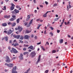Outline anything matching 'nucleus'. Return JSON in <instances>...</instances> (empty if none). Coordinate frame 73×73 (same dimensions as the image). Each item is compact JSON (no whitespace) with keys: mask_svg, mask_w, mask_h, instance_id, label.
<instances>
[{"mask_svg":"<svg viewBox=\"0 0 73 73\" xmlns=\"http://www.w3.org/2000/svg\"><path fill=\"white\" fill-rule=\"evenodd\" d=\"M11 52L12 53H18V51L17 50H16V49H15L14 48H11V50H10Z\"/></svg>","mask_w":73,"mask_h":73,"instance_id":"obj_1","label":"nucleus"},{"mask_svg":"<svg viewBox=\"0 0 73 73\" xmlns=\"http://www.w3.org/2000/svg\"><path fill=\"white\" fill-rule=\"evenodd\" d=\"M5 65H7L8 67H10V68H12L13 66V63H5Z\"/></svg>","mask_w":73,"mask_h":73,"instance_id":"obj_2","label":"nucleus"},{"mask_svg":"<svg viewBox=\"0 0 73 73\" xmlns=\"http://www.w3.org/2000/svg\"><path fill=\"white\" fill-rule=\"evenodd\" d=\"M5 58L6 60H5L6 62H7V63H9V62H11V60H10V59L8 56H7Z\"/></svg>","mask_w":73,"mask_h":73,"instance_id":"obj_3","label":"nucleus"},{"mask_svg":"<svg viewBox=\"0 0 73 73\" xmlns=\"http://www.w3.org/2000/svg\"><path fill=\"white\" fill-rule=\"evenodd\" d=\"M16 68H17L16 66H15L13 67V68L12 70V73H17V72L16 71Z\"/></svg>","mask_w":73,"mask_h":73,"instance_id":"obj_4","label":"nucleus"},{"mask_svg":"<svg viewBox=\"0 0 73 73\" xmlns=\"http://www.w3.org/2000/svg\"><path fill=\"white\" fill-rule=\"evenodd\" d=\"M12 29H13L12 31L11 29H10L9 31L7 33V34L9 35L11 34L12 33V32H14V29H13V28H12Z\"/></svg>","mask_w":73,"mask_h":73,"instance_id":"obj_5","label":"nucleus"},{"mask_svg":"<svg viewBox=\"0 0 73 73\" xmlns=\"http://www.w3.org/2000/svg\"><path fill=\"white\" fill-rule=\"evenodd\" d=\"M11 6L10 7V9L11 11H13L14 9H15V5L13 4V3H11Z\"/></svg>","mask_w":73,"mask_h":73,"instance_id":"obj_6","label":"nucleus"},{"mask_svg":"<svg viewBox=\"0 0 73 73\" xmlns=\"http://www.w3.org/2000/svg\"><path fill=\"white\" fill-rule=\"evenodd\" d=\"M36 53L35 52V51H34L32 52H31L30 54L31 56L32 57H35L36 55Z\"/></svg>","mask_w":73,"mask_h":73,"instance_id":"obj_7","label":"nucleus"},{"mask_svg":"<svg viewBox=\"0 0 73 73\" xmlns=\"http://www.w3.org/2000/svg\"><path fill=\"white\" fill-rule=\"evenodd\" d=\"M40 59H41V56L40 55L38 56V58L37 60V61L36 62V64H37L40 61Z\"/></svg>","mask_w":73,"mask_h":73,"instance_id":"obj_8","label":"nucleus"},{"mask_svg":"<svg viewBox=\"0 0 73 73\" xmlns=\"http://www.w3.org/2000/svg\"><path fill=\"white\" fill-rule=\"evenodd\" d=\"M29 37H30V36L28 35H25L24 36V38L27 40H28L29 38Z\"/></svg>","mask_w":73,"mask_h":73,"instance_id":"obj_9","label":"nucleus"},{"mask_svg":"<svg viewBox=\"0 0 73 73\" xmlns=\"http://www.w3.org/2000/svg\"><path fill=\"white\" fill-rule=\"evenodd\" d=\"M28 49H30L33 50L35 49V48L33 47L32 46H30L28 48Z\"/></svg>","mask_w":73,"mask_h":73,"instance_id":"obj_10","label":"nucleus"},{"mask_svg":"<svg viewBox=\"0 0 73 73\" xmlns=\"http://www.w3.org/2000/svg\"><path fill=\"white\" fill-rule=\"evenodd\" d=\"M49 12H51V11H47L45 14H44L43 15V17L44 18L46 17V16H47V15H46V14L47 13H49Z\"/></svg>","mask_w":73,"mask_h":73,"instance_id":"obj_11","label":"nucleus"},{"mask_svg":"<svg viewBox=\"0 0 73 73\" xmlns=\"http://www.w3.org/2000/svg\"><path fill=\"white\" fill-rule=\"evenodd\" d=\"M18 29L19 30L20 32H21V31H22V30H23V28H21V27H20V26H19L18 27Z\"/></svg>","mask_w":73,"mask_h":73,"instance_id":"obj_12","label":"nucleus"},{"mask_svg":"<svg viewBox=\"0 0 73 73\" xmlns=\"http://www.w3.org/2000/svg\"><path fill=\"white\" fill-rule=\"evenodd\" d=\"M10 17H11V16L10 15H5L4 16V18L6 19H9L10 18Z\"/></svg>","mask_w":73,"mask_h":73,"instance_id":"obj_13","label":"nucleus"},{"mask_svg":"<svg viewBox=\"0 0 73 73\" xmlns=\"http://www.w3.org/2000/svg\"><path fill=\"white\" fill-rule=\"evenodd\" d=\"M12 45H14V46H19V44L18 43H15L14 44V43L12 44Z\"/></svg>","mask_w":73,"mask_h":73,"instance_id":"obj_14","label":"nucleus"},{"mask_svg":"<svg viewBox=\"0 0 73 73\" xmlns=\"http://www.w3.org/2000/svg\"><path fill=\"white\" fill-rule=\"evenodd\" d=\"M14 11L16 13H18L19 12V11L17 10V9H15L14 10Z\"/></svg>","mask_w":73,"mask_h":73,"instance_id":"obj_15","label":"nucleus"},{"mask_svg":"<svg viewBox=\"0 0 73 73\" xmlns=\"http://www.w3.org/2000/svg\"><path fill=\"white\" fill-rule=\"evenodd\" d=\"M7 25V24L6 23H3L2 24V26H3V27H6Z\"/></svg>","mask_w":73,"mask_h":73,"instance_id":"obj_16","label":"nucleus"},{"mask_svg":"<svg viewBox=\"0 0 73 73\" xmlns=\"http://www.w3.org/2000/svg\"><path fill=\"white\" fill-rule=\"evenodd\" d=\"M63 40L62 39H60L59 40V43H60V44H62V43H63Z\"/></svg>","mask_w":73,"mask_h":73,"instance_id":"obj_17","label":"nucleus"},{"mask_svg":"<svg viewBox=\"0 0 73 73\" xmlns=\"http://www.w3.org/2000/svg\"><path fill=\"white\" fill-rule=\"evenodd\" d=\"M12 17H13V18L16 20V16L15 15L13 14L12 16Z\"/></svg>","mask_w":73,"mask_h":73,"instance_id":"obj_18","label":"nucleus"},{"mask_svg":"<svg viewBox=\"0 0 73 73\" xmlns=\"http://www.w3.org/2000/svg\"><path fill=\"white\" fill-rule=\"evenodd\" d=\"M16 24L15 23H12V25H11L12 27H14V26H15V25H16Z\"/></svg>","mask_w":73,"mask_h":73,"instance_id":"obj_19","label":"nucleus"},{"mask_svg":"<svg viewBox=\"0 0 73 73\" xmlns=\"http://www.w3.org/2000/svg\"><path fill=\"white\" fill-rule=\"evenodd\" d=\"M23 54H24V55H26V54H27V55L28 56V52H24L23 53Z\"/></svg>","mask_w":73,"mask_h":73,"instance_id":"obj_20","label":"nucleus"},{"mask_svg":"<svg viewBox=\"0 0 73 73\" xmlns=\"http://www.w3.org/2000/svg\"><path fill=\"white\" fill-rule=\"evenodd\" d=\"M60 18V17L55 19V21H57Z\"/></svg>","mask_w":73,"mask_h":73,"instance_id":"obj_21","label":"nucleus"},{"mask_svg":"<svg viewBox=\"0 0 73 73\" xmlns=\"http://www.w3.org/2000/svg\"><path fill=\"white\" fill-rule=\"evenodd\" d=\"M31 31H29L28 30H26L25 33H31Z\"/></svg>","mask_w":73,"mask_h":73,"instance_id":"obj_22","label":"nucleus"},{"mask_svg":"<svg viewBox=\"0 0 73 73\" xmlns=\"http://www.w3.org/2000/svg\"><path fill=\"white\" fill-rule=\"evenodd\" d=\"M30 15H29L27 16V21H28V20H29V19H30Z\"/></svg>","mask_w":73,"mask_h":73,"instance_id":"obj_23","label":"nucleus"},{"mask_svg":"<svg viewBox=\"0 0 73 73\" xmlns=\"http://www.w3.org/2000/svg\"><path fill=\"white\" fill-rule=\"evenodd\" d=\"M15 20V19L13 18H11L9 19V20L10 21H14Z\"/></svg>","mask_w":73,"mask_h":73,"instance_id":"obj_24","label":"nucleus"},{"mask_svg":"<svg viewBox=\"0 0 73 73\" xmlns=\"http://www.w3.org/2000/svg\"><path fill=\"white\" fill-rule=\"evenodd\" d=\"M32 22H33V19H31V21H30L29 22V25H31L32 24Z\"/></svg>","mask_w":73,"mask_h":73,"instance_id":"obj_25","label":"nucleus"},{"mask_svg":"<svg viewBox=\"0 0 73 73\" xmlns=\"http://www.w3.org/2000/svg\"><path fill=\"white\" fill-rule=\"evenodd\" d=\"M41 49L43 50H44V51H45V49L44 48V47L43 46H41Z\"/></svg>","mask_w":73,"mask_h":73,"instance_id":"obj_26","label":"nucleus"},{"mask_svg":"<svg viewBox=\"0 0 73 73\" xmlns=\"http://www.w3.org/2000/svg\"><path fill=\"white\" fill-rule=\"evenodd\" d=\"M17 23H19L20 22V18H19L17 20Z\"/></svg>","mask_w":73,"mask_h":73,"instance_id":"obj_27","label":"nucleus"},{"mask_svg":"<svg viewBox=\"0 0 73 73\" xmlns=\"http://www.w3.org/2000/svg\"><path fill=\"white\" fill-rule=\"evenodd\" d=\"M23 38H24V37L23 36L21 35L20 36V40H23Z\"/></svg>","mask_w":73,"mask_h":73,"instance_id":"obj_28","label":"nucleus"},{"mask_svg":"<svg viewBox=\"0 0 73 73\" xmlns=\"http://www.w3.org/2000/svg\"><path fill=\"white\" fill-rule=\"evenodd\" d=\"M20 35H17L16 38H17V39H19V38H20Z\"/></svg>","mask_w":73,"mask_h":73,"instance_id":"obj_29","label":"nucleus"},{"mask_svg":"<svg viewBox=\"0 0 73 73\" xmlns=\"http://www.w3.org/2000/svg\"><path fill=\"white\" fill-rule=\"evenodd\" d=\"M5 38L6 41H8V37L7 36H5Z\"/></svg>","mask_w":73,"mask_h":73,"instance_id":"obj_30","label":"nucleus"},{"mask_svg":"<svg viewBox=\"0 0 73 73\" xmlns=\"http://www.w3.org/2000/svg\"><path fill=\"white\" fill-rule=\"evenodd\" d=\"M56 50H53L52 51V53H56Z\"/></svg>","mask_w":73,"mask_h":73,"instance_id":"obj_31","label":"nucleus"},{"mask_svg":"<svg viewBox=\"0 0 73 73\" xmlns=\"http://www.w3.org/2000/svg\"><path fill=\"white\" fill-rule=\"evenodd\" d=\"M41 25H39L38 27H37V29H39V28H40V26H41Z\"/></svg>","mask_w":73,"mask_h":73,"instance_id":"obj_32","label":"nucleus"},{"mask_svg":"<svg viewBox=\"0 0 73 73\" xmlns=\"http://www.w3.org/2000/svg\"><path fill=\"white\" fill-rule=\"evenodd\" d=\"M24 24L25 25V26H26L27 25V24H28V22H25V23Z\"/></svg>","mask_w":73,"mask_h":73,"instance_id":"obj_33","label":"nucleus"},{"mask_svg":"<svg viewBox=\"0 0 73 73\" xmlns=\"http://www.w3.org/2000/svg\"><path fill=\"white\" fill-rule=\"evenodd\" d=\"M30 70V68H29V70H28L27 71V72H25V73H28L29 72V71Z\"/></svg>","mask_w":73,"mask_h":73,"instance_id":"obj_34","label":"nucleus"},{"mask_svg":"<svg viewBox=\"0 0 73 73\" xmlns=\"http://www.w3.org/2000/svg\"><path fill=\"white\" fill-rule=\"evenodd\" d=\"M57 5V3H55L53 5V7H56Z\"/></svg>","mask_w":73,"mask_h":73,"instance_id":"obj_35","label":"nucleus"},{"mask_svg":"<svg viewBox=\"0 0 73 73\" xmlns=\"http://www.w3.org/2000/svg\"><path fill=\"white\" fill-rule=\"evenodd\" d=\"M12 23L11 22H9L8 23V24L9 25H12Z\"/></svg>","mask_w":73,"mask_h":73,"instance_id":"obj_36","label":"nucleus"},{"mask_svg":"<svg viewBox=\"0 0 73 73\" xmlns=\"http://www.w3.org/2000/svg\"><path fill=\"white\" fill-rule=\"evenodd\" d=\"M23 57V54H20V57Z\"/></svg>","mask_w":73,"mask_h":73,"instance_id":"obj_37","label":"nucleus"},{"mask_svg":"<svg viewBox=\"0 0 73 73\" xmlns=\"http://www.w3.org/2000/svg\"><path fill=\"white\" fill-rule=\"evenodd\" d=\"M50 29H51L52 30H53V29H54V28H53V27H50Z\"/></svg>","mask_w":73,"mask_h":73,"instance_id":"obj_38","label":"nucleus"},{"mask_svg":"<svg viewBox=\"0 0 73 73\" xmlns=\"http://www.w3.org/2000/svg\"><path fill=\"white\" fill-rule=\"evenodd\" d=\"M50 35H51V36H53V34L52 32L50 33Z\"/></svg>","mask_w":73,"mask_h":73,"instance_id":"obj_39","label":"nucleus"},{"mask_svg":"<svg viewBox=\"0 0 73 73\" xmlns=\"http://www.w3.org/2000/svg\"><path fill=\"white\" fill-rule=\"evenodd\" d=\"M48 72H49V70H46L45 71V73H48Z\"/></svg>","mask_w":73,"mask_h":73,"instance_id":"obj_40","label":"nucleus"},{"mask_svg":"<svg viewBox=\"0 0 73 73\" xmlns=\"http://www.w3.org/2000/svg\"><path fill=\"white\" fill-rule=\"evenodd\" d=\"M44 35H46V30H45L44 31Z\"/></svg>","mask_w":73,"mask_h":73,"instance_id":"obj_41","label":"nucleus"},{"mask_svg":"<svg viewBox=\"0 0 73 73\" xmlns=\"http://www.w3.org/2000/svg\"><path fill=\"white\" fill-rule=\"evenodd\" d=\"M17 36V35H13V37H14V38H16V37Z\"/></svg>","mask_w":73,"mask_h":73,"instance_id":"obj_42","label":"nucleus"},{"mask_svg":"<svg viewBox=\"0 0 73 73\" xmlns=\"http://www.w3.org/2000/svg\"><path fill=\"white\" fill-rule=\"evenodd\" d=\"M11 13L13 14H15V11H12Z\"/></svg>","mask_w":73,"mask_h":73,"instance_id":"obj_43","label":"nucleus"},{"mask_svg":"<svg viewBox=\"0 0 73 73\" xmlns=\"http://www.w3.org/2000/svg\"><path fill=\"white\" fill-rule=\"evenodd\" d=\"M20 60H23V57H20Z\"/></svg>","mask_w":73,"mask_h":73,"instance_id":"obj_44","label":"nucleus"},{"mask_svg":"<svg viewBox=\"0 0 73 73\" xmlns=\"http://www.w3.org/2000/svg\"><path fill=\"white\" fill-rule=\"evenodd\" d=\"M20 6H19V5H17L16 6V8H20Z\"/></svg>","mask_w":73,"mask_h":73,"instance_id":"obj_45","label":"nucleus"},{"mask_svg":"<svg viewBox=\"0 0 73 73\" xmlns=\"http://www.w3.org/2000/svg\"><path fill=\"white\" fill-rule=\"evenodd\" d=\"M40 21V19H38L36 20V21L37 22L38 21Z\"/></svg>","mask_w":73,"mask_h":73,"instance_id":"obj_46","label":"nucleus"},{"mask_svg":"<svg viewBox=\"0 0 73 73\" xmlns=\"http://www.w3.org/2000/svg\"><path fill=\"white\" fill-rule=\"evenodd\" d=\"M9 44H12V40H10L9 41Z\"/></svg>","mask_w":73,"mask_h":73,"instance_id":"obj_47","label":"nucleus"},{"mask_svg":"<svg viewBox=\"0 0 73 73\" xmlns=\"http://www.w3.org/2000/svg\"><path fill=\"white\" fill-rule=\"evenodd\" d=\"M45 4L46 5H48V2H47V1H46L45 2Z\"/></svg>","mask_w":73,"mask_h":73,"instance_id":"obj_48","label":"nucleus"},{"mask_svg":"<svg viewBox=\"0 0 73 73\" xmlns=\"http://www.w3.org/2000/svg\"><path fill=\"white\" fill-rule=\"evenodd\" d=\"M16 58L15 57H14L12 58V60H15V59H16Z\"/></svg>","mask_w":73,"mask_h":73,"instance_id":"obj_49","label":"nucleus"},{"mask_svg":"<svg viewBox=\"0 0 73 73\" xmlns=\"http://www.w3.org/2000/svg\"><path fill=\"white\" fill-rule=\"evenodd\" d=\"M57 33H59V32H60V30H58L57 31Z\"/></svg>","mask_w":73,"mask_h":73,"instance_id":"obj_50","label":"nucleus"},{"mask_svg":"<svg viewBox=\"0 0 73 73\" xmlns=\"http://www.w3.org/2000/svg\"><path fill=\"white\" fill-rule=\"evenodd\" d=\"M41 42H39V43H38L37 44V45H40V44H41Z\"/></svg>","mask_w":73,"mask_h":73,"instance_id":"obj_51","label":"nucleus"},{"mask_svg":"<svg viewBox=\"0 0 73 73\" xmlns=\"http://www.w3.org/2000/svg\"><path fill=\"white\" fill-rule=\"evenodd\" d=\"M8 49H9V50H11V47L10 46H9L8 47Z\"/></svg>","mask_w":73,"mask_h":73,"instance_id":"obj_52","label":"nucleus"},{"mask_svg":"<svg viewBox=\"0 0 73 73\" xmlns=\"http://www.w3.org/2000/svg\"><path fill=\"white\" fill-rule=\"evenodd\" d=\"M40 7H41V8H43V6L41 5H40Z\"/></svg>","mask_w":73,"mask_h":73,"instance_id":"obj_53","label":"nucleus"},{"mask_svg":"<svg viewBox=\"0 0 73 73\" xmlns=\"http://www.w3.org/2000/svg\"><path fill=\"white\" fill-rule=\"evenodd\" d=\"M5 9V10H6V6H4L3 7Z\"/></svg>","mask_w":73,"mask_h":73,"instance_id":"obj_54","label":"nucleus"},{"mask_svg":"<svg viewBox=\"0 0 73 73\" xmlns=\"http://www.w3.org/2000/svg\"><path fill=\"white\" fill-rule=\"evenodd\" d=\"M65 21V18L64 19H63L62 20V22L64 23V21Z\"/></svg>","mask_w":73,"mask_h":73,"instance_id":"obj_55","label":"nucleus"},{"mask_svg":"<svg viewBox=\"0 0 73 73\" xmlns=\"http://www.w3.org/2000/svg\"><path fill=\"white\" fill-rule=\"evenodd\" d=\"M4 3V2H3V1H1V4L2 5V4H3V3Z\"/></svg>","mask_w":73,"mask_h":73,"instance_id":"obj_56","label":"nucleus"},{"mask_svg":"<svg viewBox=\"0 0 73 73\" xmlns=\"http://www.w3.org/2000/svg\"><path fill=\"white\" fill-rule=\"evenodd\" d=\"M67 9H68V10L67 11H69V7L68 6V5H67Z\"/></svg>","mask_w":73,"mask_h":73,"instance_id":"obj_57","label":"nucleus"},{"mask_svg":"<svg viewBox=\"0 0 73 73\" xmlns=\"http://www.w3.org/2000/svg\"><path fill=\"white\" fill-rule=\"evenodd\" d=\"M30 26H31V25H28L27 26V27H30Z\"/></svg>","mask_w":73,"mask_h":73,"instance_id":"obj_58","label":"nucleus"},{"mask_svg":"<svg viewBox=\"0 0 73 73\" xmlns=\"http://www.w3.org/2000/svg\"><path fill=\"white\" fill-rule=\"evenodd\" d=\"M35 39H37V37L36 36H35Z\"/></svg>","mask_w":73,"mask_h":73,"instance_id":"obj_59","label":"nucleus"},{"mask_svg":"<svg viewBox=\"0 0 73 73\" xmlns=\"http://www.w3.org/2000/svg\"><path fill=\"white\" fill-rule=\"evenodd\" d=\"M46 44H47V45H49V42H46Z\"/></svg>","mask_w":73,"mask_h":73,"instance_id":"obj_60","label":"nucleus"},{"mask_svg":"<svg viewBox=\"0 0 73 73\" xmlns=\"http://www.w3.org/2000/svg\"><path fill=\"white\" fill-rule=\"evenodd\" d=\"M32 51V50H31L29 49V52H31Z\"/></svg>","mask_w":73,"mask_h":73,"instance_id":"obj_61","label":"nucleus"},{"mask_svg":"<svg viewBox=\"0 0 73 73\" xmlns=\"http://www.w3.org/2000/svg\"><path fill=\"white\" fill-rule=\"evenodd\" d=\"M2 52V50H1V48H0V52Z\"/></svg>","mask_w":73,"mask_h":73,"instance_id":"obj_62","label":"nucleus"},{"mask_svg":"<svg viewBox=\"0 0 73 73\" xmlns=\"http://www.w3.org/2000/svg\"><path fill=\"white\" fill-rule=\"evenodd\" d=\"M33 1L34 3H36V0H34Z\"/></svg>","mask_w":73,"mask_h":73,"instance_id":"obj_63","label":"nucleus"},{"mask_svg":"<svg viewBox=\"0 0 73 73\" xmlns=\"http://www.w3.org/2000/svg\"><path fill=\"white\" fill-rule=\"evenodd\" d=\"M23 50H26V48H24L23 49Z\"/></svg>","mask_w":73,"mask_h":73,"instance_id":"obj_64","label":"nucleus"}]
</instances>
